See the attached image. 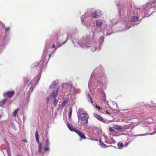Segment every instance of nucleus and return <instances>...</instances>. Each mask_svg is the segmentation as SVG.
Wrapping results in <instances>:
<instances>
[{
  "mask_svg": "<svg viewBox=\"0 0 156 156\" xmlns=\"http://www.w3.org/2000/svg\"><path fill=\"white\" fill-rule=\"evenodd\" d=\"M123 144L122 143L119 142L118 143V146L119 147H122L123 146Z\"/></svg>",
  "mask_w": 156,
  "mask_h": 156,
  "instance_id": "obj_29",
  "label": "nucleus"
},
{
  "mask_svg": "<svg viewBox=\"0 0 156 156\" xmlns=\"http://www.w3.org/2000/svg\"><path fill=\"white\" fill-rule=\"evenodd\" d=\"M55 44H53V45H52V48H55Z\"/></svg>",
  "mask_w": 156,
  "mask_h": 156,
  "instance_id": "obj_37",
  "label": "nucleus"
},
{
  "mask_svg": "<svg viewBox=\"0 0 156 156\" xmlns=\"http://www.w3.org/2000/svg\"><path fill=\"white\" fill-rule=\"evenodd\" d=\"M72 108H71L70 109V111L69 112V115L68 116L69 118L70 119L71 118L72 114Z\"/></svg>",
  "mask_w": 156,
  "mask_h": 156,
  "instance_id": "obj_25",
  "label": "nucleus"
},
{
  "mask_svg": "<svg viewBox=\"0 0 156 156\" xmlns=\"http://www.w3.org/2000/svg\"><path fill=\"white\" fill-rule=\"evenodd\" d=\"M50 143L49 142V140L48 139H46V146H49L50 145Z\"/></svg>",
  "mask_w": 156,
  "mask_h": 156,
  "instance_id": "obj_24",
  "label": "nucleus"
},
{
  "mask_svg": "<svg viewBox=\"0 0 156 156\" xmlns=\"http://www.w3.org/2000/svg\"><path fill=\"white\" fill-rule=\"evenodd\" d=\"M25 142H27V141L26 140H23Z\"/></svg>",
  "mask_w": 156,
  "mask_h": 156,
  "instance_id": "obj_40",
  "label": "nucleus"
},
{
  "mask_svg": "<svg viewBox=\"0 0 156 156\" xmlns=\"http://www.w3.org/2000/svg\"><path fill=\"white\" fill-rule=\"evenodd\" d=\"M85 112L84 111L82 108H80L78 110V115H82L83 113Z\"/></svg>",
  "mask_w": 156,
  "mask_h": 156,
  "instance_id": "obj_17",
  "label": "nucleus"
},
{
  "mask_svg": "<svg viewBox=\"0 0 156 156\" xmlns=\"http://www.w3.org/2000/svg\"><path fill=\"white\" fill-rule=\"evenodd\" d=\"M52 96L50 95L49 97L48 98H47V101L48 102H49L52 99L51 98Z\"/></svg>",
  "mask_w": 156,
  "mask_h": 156,
  "instance_id": "obj_32",
  "label": "nucleus"
},
{
  "mask_svg": "<svg viewBox=\"0 0 156 156\" xmlns=\"http://www.w3.org/2000/svg\"><path fill=\"white\" fill-rule=\"evenodd\" d=\"M67 102V101H64L62 103V106L64 107V106H65Z\"/></svg>",
  "mask_w": 156,
  "mask_h": 156,
  "instance_id": "obj_30",
  "label": "nucleus"
},
{
  "mask_svg": "<svg viewBox=\"0 0 156 156\" xmlns=\"http://www.w3.org/2000/svg\"><path fill=\"white\" fill-rule=\"evenodd\" d=\"M99 142L100 143V145L101 147H108L107 146V145L103 142L101 141V140H99Z\"/></svg>",
  "mask_w": 156,
  "mask_h": 156,
  "instance_id": "obj_19",
  "label": "nucleus"
},
{
  "mask_svg": "<svg viewBox=\"0 0 156 156\" xmlns=\"http://www.w3.org/2000/svg\"><path fill=\"white\" fill-rule=\"evenodd\" d=\"M103 24V21L100 20H98L96 21V24L98 28H100Z\"/></svg>",
  "mask_w": 156,
  "mask_h": 156,
  "instance_id": "obj_13",
  "label": "nucleus"
},
{
  "mask_svg": "<svg viewBox=\"0 0 156 156\" xmlns=\"http://www.w3.org/2000/svg\"><path fill=\"white\" fill-rule=\"evenodd\" d=\"M113 128L118 131L121 130L122 129L121 126H119L118 125H114L113 126Z\"/></svg>",
  "mask_w": 156,
  "mask_h": 156,
  "instance_id": "obj_14",
  "label": "nucleus"
},
{
  "mask_svg": "<svg viewBox=\"0 0 156 156\" xmlns=\"http://www.w3.org/2000/svg\"><path fill=\"white\" fill-rule=\"evenodd\" d=\"M58 82H56V81H54L50 85L49 88L50 89H52L53 88H55V89L56 88V87L58 85Z\"/></svg>",
  "mask_w": 156,
  "mask_h": 156,
  "instance_id": "obj_11",
  "label": "nucleus"
},
{
  "mask_svg": "<svg viewBox=\"0 0 156 156\" xmlns=\"http://www.w3.org/2000/svg\"><path fill=\"white\" fill-rule=\"evenodd\" d=\"M127 25H126V29H129L130 27V26H129L128 27H127Z\"/></svg>",
  "mask_w": 156,
  "mask_h": 156,
  "instance_id": "obj_35",
  "label": "nucleus"
},
{
  "mask_svg": "<svg viewBox=\"0 0 156 156\" xmlns=\"http://www.w3.org/2000/svg\"><path fill=\"white\" fill-rule=\"evenodd\" d=\"M32 81V80H28L27 81V82L25 83V84L24 85V86L25 87H29L30 86V84H31V83Z\"/></svg>",
  "mask_w": 156,
  "mask_h": 156,
  "instance_id": "obj_16",
  "label": "nucleus"
},
{
  "mask_svg": "<svg viewBox=\"0 0 156 156\" xmlns=\"http://www.w3.org/2000/svg\"><path fill=\"white\" fill-rule=\"evenodd\" d=\"M88 97H89V99H90V100L91 101V102L92 103H93V101H92V98L90 96V94H88Z\"/></svg>",
  "mask_w": 156,
  "mask_h": 156,
  "instance_id": "obj_33",
  "label": "nucleus"
},
{
  "mask_svg": "<svg viewBox=\"0 0 156 156\" xmlns=\"http://www.w3.org/2000/svg\"><path fill=\"white\" fill-rule=\"evenodd\" d=\"M35 64L36 65H38V63L37 62H35Z\"/></svg>",
  "mask_w": 156,
  "mask_h": 156,
  "instance_id": "obj_39",
  "label": "nucleus"
},
{
  "mask_svg": "<svg viewBox=\"0 0 156 156\" xmlns=\"http://www.w3.org/2000/svg\"><path fill=\"white\" fill-rule=\"evenodd\" d=\"M92 36H90L89 34L87 35L81 37L80 40L77 38H75L73 40V42L75 46L77 47L79 45L82 48L87 49L90 48L91 50L93 51L99 50L101 44L103 42V39L101 38L102 41L101 44H97L94 40L92 39Z\"/></svg>",
  "mask_w": 156,
  "mask_h": 156,
  "instance_id": "obj_1",
  "label": "nucleus"
},
{
  "mask_svg": "<svg viewBox=\"0 0 156 156\" xmlns=\"http://www.w3.org/2000/svg\"><path fill=\"white\" fill-rule=\"evenodd\" d=\"M139 16H133L132 20H130L131 21L134 22L135 24L138 23L139 22V21L138 20V18Z\"/></svg>",
  "mask_w": 156,
  "mask_h": 156,
  "instance_id": "obj_9",
  "label": "nucleus"
},
{
  "mask_svg": "<svg viewBox=\"0 0 156 156\" xmlns=\"http://www.w3.org/2000/svg\"><path fill=\"white\" fill-rule=\"evenodd\" d=\"M54 100L53 102V105L55 107H56L58 101L57 100L56 98H54Z\"/></svg>",
  "mask_w": 156,
  "mask_h": 156,
  "instance_id": "obj_20",
  "label": "nucleus"
},
{
  "mask_svg": "<svg viewBox=\"0 0 156 156\" xmlns=\"http://www.w3.org/2000/svg\"><path fill=\"white\" fill-rule=\"evenodd\" d=\"M114 128L113 127H109V131L110 132H115V130L113 129Z\"/></svg>",
  "mask_w": 156,
  "mask_h": 156,
  "instance_id": "obj_27",
  "label": "nucleus"
},
{
  "mask_svg": "<svg viewBox=\"0 0 156 156\" xmlns=\"http://www.w3.org/2000/svg\"><path fill=\"white\" fill-rule=\"evenodd\" d=\"M49 146H46L44 149V151H49Z\"/></svg>",
  "mask_w": 156,
  "mask_h": 156,
  "instance_id": "obj_28",
  "label": "nucleus"
},
{
  "mask_svg": "<svg viewBox=\"0 0 156 156\" xmlns=\"http://www.w3.org/2000/svg\"><path fill=\"white\" fill-rule=\"evenodd\" d=\"M8 99H5L3 100L2 101L0 102V106H2L4 105L5 103L7 102L8 100Z\"/></svg>",
  "mask_w": 156,
  "mask_h": 156,
  "instance_id": "obj_18",
  "label": "nucleus"
},
{
  "mask_svg": "<svg viewBox=\"0 0 156 156\" xmlns=\"http://www.w3.org/2000/svg\"><path fill=\"white\" fill-rule=\"evenodd\" d=\"M147 134V133H146V134H144V135H146Z\"/></svg>",
  "mask_w": 156,
  "mask_h": 156,
  "instance_id": "obj_41",
  "label": "nucleus"
},
{
  "mask_svg": "<svg viewBox=\"0 0 156 156\" xmlns=\"http://www.w3.org/2000/svg\"><path fill=\"white\" fill-rule=\"evenodd\" d=\"M16 156H23L21 154H17V155H16Z\"/></svg>",
  "mask_w": 156,
  "mask_h": 156,
  "instance_id": "obj_38",
  "label": "nucleus"
},
{
  "mask_svg": "<svg viewBox=\"0 0 156 156\" xmlns=\"http://www.w3.org/2000/svg\"><path fill=\"white\" fill-rule=\"evenodd\" d=\"M96 108H98V110H102V108H101L100 107L98 106L97 105H96Z\"/></svg>",
  "mask_w": 156,
  "mask_h": 156,
  "instance_id": "obj_34",
  "label": "nucleus"
},
{
  "mask_svg": "<svg viewBox=\"0 0 156 156\" xmlns=\"http://www.w3.org/2000/svg\"><path fill=\"white\" fill-rule=\"evenodd\" d=\"M85 17V16H82L81 18V20H82V23L83 24H84V20H85V21L86 20V19H84V18Z\"/></svg>",
  "mask_w": 156,
  "mask_h": 156,
  "instance_id": "obj_26",
  "label": "nucleus"
},
{
  "mask_svg": "<svg viewBox=\"0 0 156 156\" xmlns=\"http://www.w3.org/2000/svg\"><path fill=\"white\" fill-rule=\"evenodd\" d=\"M58 88H56L54 89V90H52V95H51L53 98H55L58 95Z\"/></svg>",
  "mask_w": 156,
  "mask_h": 156,
  "instance_id": "obj_12",
  "label": "nucleus"
},
{
  "mask_svg": "<svg viewBox=\"0 0 156 156\" xmlns=\"http://www.w3.org/2000/svg\"><path fill=\"white\" fill-rule=\"evenodd\" d=\"M131 10H132L131 7L128 8L127 10L126 8H122L119 12V13L120 15H122L123 16L126 17L127 16H129L132 15L131 12Z\"/></svg>",
  "mask_w": 156,
  "mask_h": 156,
  "instance_id": "obj_5",
  "label": "nucleus"
},
{
  "mask_svg": "<svg viewBox=\"0 0 156 156\" xmlns=\"http://www.w3.org/2000/svg\"><path fill=\"white\" fill-rule=\"evenodd\" d=\"M67 126L71 131L74 132L78 134L79 136L80 137V140H82L83 139H85L86 138V137L83 133L79 131L75 127H73V126H71L70 123L68 122L67 124Z\"/></svg>",
  "mask_w": 156,
  "mask_h": 156,
  "instance_id": "obj_3",
  "label": "nucleus"
},
{
  "mask_svg": "<svg viewBox=\"0 0 156 156\" xmlns=\"http://www.w3.org/2000/svg\"><path fill=\"white\" fill-rule=\"evenodd\" d=\"M92 32L93 33V34H95L98 33V29L95 26H93L92 29Z\"/></svg>",
  "mask_w": 156,
  "mask_h": 156,
  "instance_id": "obj_15",
  "label": "nucleus"
},
{
  "mask_svg": "<svg viewBox=\"0 0 156 156\" xmlns=\"http://www.w3.org/2000/svg\"><path fill=\"white\" fill-rule=\"evenodd\" d=\"M82 115H78L79 120L82 122L80 124L83 126H86L88 124V119L89 118L88 114L87 112H84Z\"/></svg>",
  "mask_w": 156,
  "mask_h": 156,
  "instance_id": "obj_4",
  "label": "nucleus"
},
{
  "mask_svg": "<svg viewBox=\"0 0 156 156\" xmlns=\"http://www.w3.org/2000/svg\"><path fill=\"white\" fill-rule=\"evenodd\" d=\"M106 113L107 114H109L110 113H109L107 111H105Z\"/></svg>",
  "mask_w": 156,
  "mask_h": 156,
  "instance_id": "obj_36",
  "label": "nucleus"
},
{
  "mask_svg": "<svg viewBox=\"0 0 156 156\" xmlns=\"http://www.w3.org/2000/svg\"><path fill=\"white\" fill-rule=\"evenodd\" d=\"M1 117V116L0 115V118Z\"/></svg>",
  "mask_w": 156,
  "mask_h": 156,
  "instance_id": "obj_42",
  "label": "nucleus"
},
{
  "mask_svg": "<svg viewBox=\"0 0 156 156\" xmlns=\"http://www.w3.org/2000/svg\"><path fill=\"white\" fill-rule=\"evenodd\" d=\"M35 136L37 142L39 144L38 152L39 153H41V152L42 143L41 142H39V134L37 130L36 132Z\"/></svg>",
  "mask_w": 156,
  "mask_h": 156,
  "instance_id": "obj_6",
  "label": "nucleus"
},
{
  "mask_svg": "<svg viewBox=\"0 0 156 156\" xmlns=\"http://www.w3.org/2000/svg\"><path fill=\"white\" fill-rule=\"evenodd\" d=\"M5 29V31L6 32H8L10 30V28L9 27H8L7 28L4 27Z\"/></svg>",
  "mask_w": 156,
  "mask_h": 156,
  "instance_id": "obj_31",
  "label": "nucleus"
},
{
  "mask_svg": "<svg viewBox=\"0 0 156 156\" xmlns=\"http://www.w3.org/2000/svg\"><path fill=\"white\" fill-rule=\"evenodd\" d=\"M20 110V109L18 108H17V109L15 110V111H14L13 113V115L14 117H16V116L17 112L19 111Z\"/></svg>",
  "mask_w": 156,
  "mask_h": 156,
  "instance_id": "obj_22",
  "label": "nucleus"
},
{
  "mask_svg": "<svg viewBox=\"0 0 156 156\" xmlns=\"http://www.w3.org/2000/svg\"><path fill=\"white\" fill-rule=\"evenodd\" d=\"M15 91L14 90H11L9 92H7L4 94V95L8 97H10L14 95L15 94Z\"/></svg>",
  "mask_w": 156,
  "mask_h": 156,
  "instance_id": "obj_10",
  "label": "nucleus"
},
{
  "mask_svg": "<svg viewBox=\"0 0 156 156\" xmlns=\"http://www.w3.org/2000/svg\"><path fill=\"white\" fill-rule=\"evenodd\" d=\"M93 115L96 118H97L98 120L103 122H105V120L104 119V118L99 115L98 114H96V113H94L93 114Z\"/></svg>",
  "mask_w": 156,
  "mask_h": 156,
  "instance_id": "obj_8",
  "label": "nucleus"
},
{
  "mask_svg": "<svg viewBox=\"0 0 156 156\" xmlns=\"http://www.w3.org/2000/svg\"><path fill=\"white\" fill-rule=\"evenodd\" d=\"M156 1V0H153L151 2L150 4L149 2H147L143 7L141 8V9H139L134 8L133 9V12L132 14L134 16H139L140 15V11H141V15L144 13V16H145L146 14L148 12L149 10H150L151 5L152 4L155 3Z\"/></svg>",
  "mask_w": 156,
  "mask_h": 156,
  "instance_id": "obj_2",
  "label": "nucleus"
},
{
  "mask_svg": "<svg viewBox=\"0 0 156 156\" xmlns=\"http://www.w3.org/2000/svg\"><path fill=\"white\" fill-rule=\"evenodd\" d=\"M101 15V11L98 9L94 11V12L92 15V16L95 18H97L99 17Z\"/></svg>",
  "mask_w": 156,
  "mask_h": 156,
  "instance_id": "obj_7",
  "label": "nucleus"
},
{
  "mask_svg": "<svg viewBox=\"0 0 156 156\" xmlns=\"http://www.w3.org/2000/svg\"><path fill=\"white\" fill-rule=\"evenodd\" d=\"M66 42V41H64V42L62 44H60L59 42L58 41H57V44H58V47H57L56 48H55V50H56V49L58 47H61V45L62 44H65Z\"/></svg>",
  "mask_w": 156,
  "mask_h": 156,
  "instance_id": "obj_21",
  "label": "nucleus"
},
{
  "mask_svg": "<svg viewBox=\"0 0 156 156\" xmlns=\"http://www.w3.org/2000/svg\"><path fill=\"white\" fill-rule=\"evenodd\" d=\"M68 38V36L67 37V38H66V40L67 39V38Z\"/></svg>",
  "mask_w": 156,
  "mask_h": 156,
  "instance_id": "obj_43",
  "label": "nucleus"
},
{
  "mask_svg": "<svg viewBox=\"0 0 156 156\" xmlns=\"http://www.w3.org/2000/svg\"><path fill=\"white\" fill-rule=\"evenodd\" d=\"M66 86L67 88H69V90L72 89L73 85L71 84H66Z\"/></svg>",
  "mask_w": 156,
  "mask_h": 156,
  "instance_id": "obj_23",
  "label": "nucleus"
}]
</instances>
